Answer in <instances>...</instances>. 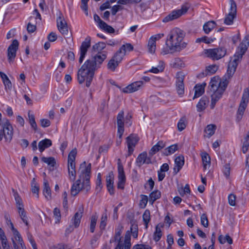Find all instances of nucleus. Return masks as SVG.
<instances>
[{"mask_svg": "<svg viewBox=\"0 0 249 249\" xmlns=\"http://www.w3.org/2000/svg\"><path fill=\"white\" fill-rule=\"evenodd\" d=\"M106 46V44L103 42H100L95 44L92 46V49L94 51H101L105 49Z\"/></svg>", "mask_w": 249, "mask_h": 249, "instance_id": "bf43d9fd", "label": "nucleus"}, {"mask_svg": "<svg viewBox=\"0 0 249 249\" xmlns=\"http://www.w3.org/2000/svg\"><path fill=\"white\" fill-rule=\"evenodd\" d=\"M77 154L76 148L73 149L68 155V161H75V157Z\"/></svg>", "mask_w": 249, "mask_h": 249, "instance_id": "e2e57ef3", "label": "nucleus"}, {"mask_svg": "<svg viewBox=\"0 0 249 249\" xmlns=\"http://www.w3.org/2000/svg\"><path fill=\"white\" fill-rule=\"evenodd\" d=\"M4 123L0 130V140L4 138L6 140H11L13 136V127L9 120H4Z\"/></svg>", "mask_w": 249, "mask_h": 249, "instance_id": "39448f33", "label": "nucleus"}, {"mask_svg": "<svg viewBox=\"0 0 249 249\" xmlns=\"http://www.w3.org/2000/svg\"><path fill=\"white\" fill-rule=\"evenodd\" d=\"M107 57V52H99L91 59L86 60L78 70L77 73L78 82L82 84L86 80V86L89 87L92 81L95 71L100 68Z\"/></svg>", "mask_w": 249, "mask_h": 249, "instance_id": "f257e3e1", "label": "nucleus"}, {"mask_svg": "<svg viewBox=\"0 0 249 249\" xmlns=\"http://www.w3.org/2000/svg\"><path fill=\"white\" fill-rule=\"evenodd\" d=\"M138 141H126V144L128 151L126 157L130 156L133 153L134 148L137 144Z\"/></svg>", "mask_w": 249, "mask_h": 249, "instance_id": "c756f323", "label": "nucleus"}, {"mask_svg": "<svg viewBox=\"0 0 249 249\" xmlns=\"http://www.w3.org/2000/svg\"><path fill=\"white\" fill-rule=\"evenodd\" d=\"M53 213L55 219V223H59L61 219L60 211L59 209L55 208L53 211Z\"/></svg>", "mask_w": 249, "mask_h": 249, "instance_id": "4d7b16f0", "label": "nucleus"}, {"mask_svg": "<svg viewBox=\"0 0 249 249\" xmlns=\"http://www.w3.org/2000/svg\"><path fill=\"white\" fill-rule=\"evenodd\" d=\"M249 90L248 89H246L244 91L242 100L237 112V120H238V121L241 120L244 113L249 101Z\"/></svg>", "mask_w": 249, "mask_h": 249, "instance_id": "0eeeda50", "label": "nucleus"}, {"mask_svg": "<svg viewBox=\"0 0 249 249\" xmlns=\"http://www.w3.org/2000/svg\"><path fill=\"white\" fill-rule=\"evenodd\" d=\"M185 34L179 28L172 30L166 41V45H169L172 51L179 52L187 47V43L182 42Z\"/></svg>", "mask_w": 249, "mask_h": 249, "instance_id": "7ed1b4c3", "label": "nucleus"}, {"mask_svg": "<svg viewBox=\"0 0 249 249\" xmlns=\"http://www.w3.org/2000/svg\"><path fill=\"white\" fill-rule=\"evenodd\" d=\"M176 90L178 94L181 96L184 93V76L181 72H178L176 75Z\"/></svg>", "mask_w": 249, "mask_h": 249, "instance_id": "ddd939ff", "label": "nucleus"}, {"mask_svg": "<svg viewBox=\"0 0 249 249\" xmlns=\"http://www.w3.org/2000/svg\"><path fill=\"white\" fill-rule=\"evenodd\" d=\"M203 53L206 57L213 60H217L225 56L227 50L225 47H219L216 48L205 49Z\"/></svg>", "mask_w": 249, "mask_h": 249, "instance_id": "20e7f679", "label": "nucleus"}, {"mask_svg": "<svg viewBox=\"0 0 249 249\" xmlns=\"http://www.w3.org/2000/svg\"><path fill=\"white\" fill-rule=\"evenodd\" d=\"M190 6L186 3L182 5L181 9L173 11L168 15L165 17L163 19V22H168L169 21L178 18L182 15L185 14L188 10Z\"/></svg>", "mask_w": 249, "mask_h": 249, "instance_id": "423d86ee", "label": "nucleus"}, {"mask_svg": "<svg viewBox=\"0 0 249 249\" xmlns=\"http://www.w3.org/2000/svg\"><path fill=\"white\" fill-rule=\"evenodd\" d=\"M202 161L204 170H206L207 166L209 167L211 165V158L209 154L206 152H203L201 154Z\"/></svg>", "mask_w": 249, "mask_h": 249, "instance_id": "bb28decb", "label": "nucleus"}, {"mask_svg": "<svg viewBox=\"0 0 249 249\" xmlns=\"http://www.w3.org/2000/svg\"><path fill=\"white\" fill-rule=\"evenodd\" d=\"M142 218L146 228H147L148 227V224L150 220V213L149 210H146L145 211L142 215Z\"/></svg>", "mask_w": 249, "mask_h": 249, "instance_id": "a18cd8bd", "label": "nucleus"}, {"mask_svg": "<svg viewBox=\"0 0 249 249\" xmlns=\"http://www.w3.org/2000/svg\"><path fill=\"white\" fill-rule=\"evenodd\" d=\"M79 170L81 171L79 178L73 183L71 189V194L73 196H76L81 191L87 193L90 189L91 164L87 165L86 161H84L80 164Z\"/></svg>", "mask_w": 249, "mask_h": 249, "instance_id": "f03ea898", "label": "nucleus"}, {"mask_svg": "<svg viewBox=\"0 0 249 249\" xmlns=\"http://www.w3.org/2000/svg\"><path fill=\"white\" fill-rule=\"evenodd\" d=\"M14 196L16 201L17 208L18 210V213L19 215H20L26 212L23 207L22 199L17 192H14Z\"/></svg>", "mask_w": 249, "mask_h": 249, "instance_id": "412c9836", "label": "nucleus"}, {"mask_svg": "<svg viewBox=\"0 0 249 249\" xmlns=\"http://www.w3.org/2000/svg\"><path fill=\"white\" fill-rule=\"evenodd\" d=\"M215 40V38L209 37L207 36H204L200 38H198L196 39V42L200 43L204 42L206 44H210L214 41Z\"/></svg>", "mask_w": 249, "mask_h": 249, "instance_id": "4c0bfd02", "label": "nucleus"}, {"mask_svg": "<svg viewBox=\"0 0 249 249\" xmlns=\"http://www.w3.org/2000/svg\"><path fill=\"white\" fill-rule=\"evenodd\" d=\"M18 42L14 40L8 48V59L9 62L13 61L16 56V52L18 49Z\"/></svg>", "mask_w": 249, "mask_h": 249, "instance_id": "2eb2a0df", "label": "nucleus"}, {"mask_svg": "<svg viewBox=\"0 0 249 249\" xmlns=\"http://www.w3.org/2000/svg\"><path fill=\"white\" fill-rule=\"evenodd\" d=\"M216 23L213 21H210L203 25V30L205 34H209L215 26Z\"/></svg>", "mask_w": 249, "mask_h": 249, "instance_id": "72a5a7b5", "label": "nucleus"}, {"mask_svg": "<svg viewBox=\"0 0 249 249\" xmlns=\"http://www.w3.org/2000/svg\"><path fill=\"white\" fill-rule=\"evenodd\" d=\"M151 157H147L146 152H143L139 155L136 159V163L138 166L141 167L143 164H150L151 163Z\"/></svg>", "mask_w": 249, "mask_h": 249, "instance_id": "a211bd4d", "label": "nucleus"}, {"mask_svg": "<svg viewBox=\"0 0 249 249\" xmlns=\"http://www.w3.org/2000/svg\"><path fill=\"white\" fill-rule=\"evenodd\" d=\"M43 194L47 200H49L52 199L51 189L48 181L46 179L44 180Z\"/></svg>", "mask_w": 249, "mask_h": 249, "instance_id": "b1692460", "label": "nucleus"}, {"mask_svg": "<svg viewBox=\"0 0 249 249\" xmlns=\"http://www.w3.org/2000/svg\"><path fill=\"white\" fill-rule=\"evenodd\" d=\"M223 94L220 93L218 91L215 90L212 95L211 104L210 105L211 108L213 109L216 102L221 98Z\"/></svg>", "mask_w": 249, "mask_h": 249, "instance_id": "cd10ccee", "label": "nucleus"}, {"mask_svg": "<svg viewBox=\"0 0 249 249\" xmlns=\"http://www.w3.org/2000/svg\"><path fill=\"white\" fill-rule=\"evenodd\" d=\"M118 163V181L117 183V188L119 189L123 190L124 187V184L126 181L125 176L124 170L123 165L120 162V160Z\"/></svg>", "mask_w": 249, "mask_h": 249, "instance_id": "1a4fd4ad", "label": "nucleus"}, {"mask_svg": "<svg viewBox=\"0 0 249 249\" xmlns=\"http://www.w3.org/2000/svg\"><path fill=\"white\" fill-rule=\"evenodd\" d=\"M96 184V186L95 190H96L97 193H98L101 191V190L102 188L101 175L100 173H98L97 175Z\"/></svg>", "mask_w": 249, "mask_h": 249, "instance_id": "09e8293b", "label": "nucleus"}, {"mask_svg": "<svg viewBox=\"0 0 249 249\" xmlns=\"http://www.w3.org/2000/svg\"><path fill=\"white\" fill-rule=\"evenodd\" d=\"M124 244V249L126 248V247H128V249H130V232L129 231H127L125 234Z\"/></svg>", "mask_w": 249, "mask_h": 249, "instance_id": "de8ad7c7", "label": "nucleus"}, {"mask_svg": "<svg viewBox=\"0 0 249 249\" xmlns=\"http://www.w3.org/2000/svg\"><path fill=\"white\" fill-rule=\"evenodd\" d=\"M52 145V141H40L38 143L39 151L42 152L46 148Z\"/></svg>", "mask_w": 249, "mask_h": 249, "instance_id": "ea45409f", "label": "nucleus"}, {"mask_svg": "<svg viewBox=\"0 0 249 249\" xmlns=\"http://www.w3.org/2000/svg\"><path fill=\"white\" fill-rule=\"evenodd\" d=\"M107 107L108 104L107 102L105 100H103L99 106V110L101 113H103L105 112Z\"/></svg>", "mask_w": 249, "mask_h": 249, "instance_id": "69168bd1", "label": "nucleus"}, {"mask_svg": "<svg viewBox=\"0 0 249 249\" xmlns=\"http://www.w3.org/2000/svg\"><path fill=\"white\" fill-rule=\"evenodd\" d=\"M124 112L121 110L117 117V124L118 127L117 136L119 139H121L124 132Z\"/></svg>", "mask_w": 249, "mask_h": 249, "instance_id": "9b49d317", "label": "nucleus"}, {"mask_svg": "<svg viewBox=\"0 0 249 249\" xmlns=\"http://www.w3.org/2000/svg\"><path fill=\"white\" fill-rule=\"evenodd\" d=\"M215 129V126L214 125L210 124L207 125L204 130V136L207 138H209L214 134Z\"/></svg>", "mask_w": 249, "mask_h": 249, "instance_id": "f704fd0d", "label": "nucleus"}, {"mask_svg": "<svg viewBox=\"0 0 249 249\" xmlns=\"http://www.w3.org/2000/svg\"><path fill=\"white\" fill-rule=\"evenodd\" d=\"M143 84L142 81L134 82L123 89V92L126 93H132L138 90Z\"/></svg>", "mask_w": 249, "mask_h": 249, "instance_id": "6ab92c4d", "label": "nucleus"}, {"mask_svg": "<svg viewBox=\"0 0 249 249\" xmlns=\"http://www.w3.org/2000/svg\"><path fill=\"white\" fill-rule=\"evenodd\" d=\"M141 199L140 202V206L141 208H144L145 207L147 201H148V197L144 195H141Z\"/></svg>", "mask_w": 249, "mask_h": 249, "instance_id": "680f3d73", "label": "nucleus"}, {"mask_svg": "<svg viewBox=\"0 0 249 249\" xmlns=\"http://www.w3.org/2000/svg\"><path fill=\"white\" fill-rule=\"evenodd\" d=\"M175 167L174 168V172L177 174L182 167L184 164V157L182 156H178L175 160Z\"/></svg>", "mask_w": 249, "mask_h": 249, "instance_id": "5701e85b", "label": "nucleus"}, {"mask_svg": "<svg viewBox=\"0 0 249 249\" xmlns=\"http://www.w3.org/2000/svg\"><path fill=\"white\" fill-rule=\"evenodd\" d=\"M138 225L135 223H133L131 225L130 232H131L132 236L134 238H136L138 237Z\"/></svg>", "mask_w": 249, "mask_h": 249, "instance_id": "13d9d810", "label": "nucleus"}, {"mask_svg": "<svg viewBox=\"0 0 249 249\" xmlns=\"http://www.w3.org/2000/svg\"><path fill=\"white\" fill-rule=\"evenodd\" d=\"M114 174L112 172H110L107 176L106 182L107 190L111 195L114 194Z\"/></svg>", "mask_w": 249, "mask_h": 249, "instance_id": "aec40b11", "label": "nucleus"}, {"mask_svg": "<svg viewBox=\"0 0 249 249\" xmlns=\"http://www.w3.org/2000/svg\"><path fill=\"white\" fill-rule=\"evenodd\" d=\"M161 196V193L160 191L157 190L151 192L149 195V202L153 204L154 202L159 199Z\"/></svg>", "mask_w": 249, "mask_h": 249, "instance_id": "2f4dec72", "label": "nucleus"}, {"mask_svg": "<svg viewBox=\"0 0 249 249\" xmlns=\"http://www.w3.org/2000/svg\"><path fill=\"white\" fill-rule=\"evenodd\" d=\"M218 70L216 65H210L206 68V75L214 74Z\"/></svg>", "mask_w": 249, "mask_h": 249, "instance_id": "603ef678", "label": "nucleus"}, {"mask_svg": "<svg viewBox=\"0 0 249 249\" xmlns=\"http://www.w3.org/2000/svg\"><path fill=\"white\" fill-rule=\"evenodd\" d=\"M106 212H107V210H106ZM107 212H105L104 213H103L101 218L100 227L101 230H103L105 228L107 225Z\"/></svg>", "mask_w": 249, "mask_h": 249, "instance_id": "49530a36", "label": "nucleus"}, {"mask_svg": "<svg viewBox=\"0 0 249 249\" xmlns=\"http://www.w3.org/2000/svg\"><path fill=\"white\" fill-rule=\"evenodd\" d=\"M83 210L79 209V211L76 212L73 217L71 219V223L74 226V228H76L79 227L81 219L83 216Z\"/></svg>", "mask_w": 249, "mask_h": 249, "instance_id": "4be33fe9", "label": "nucleus"}, {"mask_svg": "<svg viewBox=\"0 0 249 249\" xmlns=\"http://www.w3.org/2000/svg\"><path fill=\"white\" fill-rule=\"evenodd\" d=\"M218 79L216 80L215 77L212 78L210 84L211 86V90L215 91L218 88Z\"/></svg>", "mask_w": 249, "mask_h": 249, "instance_id": "864d4df0", "label": "nucleus"}, {"mask_svg": "<svg viewBox=\"0 0 249 249\" xmlns=\"http://www.w3.org/2000/svg\"><path fill=\"white\" fill-rule=\"evenodd\" d=\"M32 192L34 194L36 195V197L38 198L39 195L38 192L39 190V187L38 183L36 182V179L34 178L31 182Z\"/></svg>", "mask_w": 249, "mask_h": 249, "instance_id": "58836bf2", "label": "nucleus"}, {"mask_svg": "<svg viewBox=\"0 0 249 249\" xmlns=\"http://www.w3.org/2000/svg\"><path fill=\"white\" fill-rule=\"evenodd\" d=\"M122 232V231L121 229H117L116 230L115 234L114 236V239L113 241H114V242L117 241V242H118V244L120 243L121 245H123V244L121 243V238H122L121 237V235Z\"/></svg>", "mask_w": 249, "mask_h": 249, "instance_id": "6e6d98bb", "label": "nucleus"}, {"mask_svg": "<svg viewBox=\"0 0 249 249\" xmlns=\"http://www.w3.org/2000/svg\"><path fill=\"white\" fill-rule=\"evenodd\" d=\"M111 145V143H107V144H105L104 145L100 146L99 148V153L101 154L102 153L107 152Z\"/></svg>", "mask_w": 249, "mask_h": 249, "instance_id": "338daca9", "label": "nucleus"}, {"mask_svg": "<svg viewBox=\"0 0 249 249\" xmlns=\"http://www.w3.org/2000/svg\"><path fill=\"white\" fill-rule=\"evenodd\" d=\"M164 147V145L162 144V142H160L159 141V142L155 145H154L150 150L149 152V155L150 157L153 156L154 154H155L157 152H158L160 149Z\"/></svg>", "mask_w": 249, "mask_h": 249, "instance_id": "473e14b6", "label": "nucleus"}, {"mask_svg": "<svg viewBox=\"0 0 249 249\" xmlns=\"http://www.w3.org/2000/svg\"><path fill=\"white\" fill-rule=\"evenodd\" d=\"M98 219V216L95 213L93 214L90 218V231L93 233L94 231L96 222Z\"/></svg>", "mask_w": 249, "mask_h": 249, "instance_id": "a19ab883", "label": "nucleus"}, {"mask_svg": "<svg viewBox=\"0 0 249 249\" xmlns=\"http://www.w3.org/2000/svg\"><path fill=\"white\" fill-rule=\"evenodd\" d=\"M231 167L230 163H226L223 168V173L227 178H229L230 176Z\"/></svg>", "mask_w": 249, "mask_h": 249, "instance_id": "5fc2aeb1", "label": "nucleus"}, {"mask_svg": "<svg viewBox=\"0 0 249 249\" xmlns=\"http://www.w3.org/2000/svg\"><path fill=\"white\" fill-rule=\"evenodd\" d=\"M228 85V81L226 80L221 81L220 80L218 83V88L216 91H218L220 93L223 94L225 90Z\"/></svg>", "mask_w": 249, "mask_h": 249, "instance_id": "e433bc0d", "label": "nucleus"}, {"mask_svg": "<svg viewBox=\"0 0 249 249\" xmlns=\"http://www.w3.org/2000/svg\"><path fill=\"white\" fill-rule=\"evenodd\" d=\"M230 12L224 19V23L226 25H231L233 22V19L236 18L237 8L236 4L233 0H230Z\"/></svg>", "mask_w": 249, "mask_h": 249, "instance_id": "6e6552de", "label": "nucleus"}, {"mask_svg": "<svg viewBox=\"0 0 249 249\" xmlns=\"http://www.w3.org/2000/svg\"><path fill=\"white\" fill-rule=\"evenodd\" d=\"M186 126V119L185 116L182 117L180 118L179 122L178 123V128L180 131H181Z\"/></svg>", "mask_w": 249, "mask_h": 249, "instance_id": "37998d69", "label": "nucleus"}, {"mask_svg": "<svg viewBox=\"0 0 249 249\" xmlns=\"http://www.w3.org/2000/svg\"><path fill=\"white\" fill-rule=\"evenodd\" d=\"M124 46H122L119 50L113 55L112 58H113L116 62L119 64L122 61L123 57L125 55L124 52H123Z\"/></svg>", "mask_w": 249, "mask_h": 249, "instance_id": "a878e982", "label": "nucleus"}, {"mask_svg": "<svg viewBox=\"0 0 249 249\" xmlns=\"http://www.w3.org/2000/svg\"><path fill=\"white\" fill-rule=\"evenodd\" d=\"M236 196L234 194H231L228 196L229 203L231 206H234L236 205Z\"/></svg>", "mask_w": 249, "mask_h": 249, "instance_id": "774afa93", "label": "nucleus"}, {"mask_svg": "<svg viewBox=\"0 0 249 249\" xmlns=\"http://www.w3.org/2000/svg\"><path fill=\"white\" fill-rule=\"evenodd\" d=\"M163 227V225L161 224H158L156 227V230L154 233V237L153 239L156 241H159L161 237L162 236V232L160 229V228H162Z\"/></svg>", "mask_w": 249, "mask_h": 249, "instance_id": "7c9ffc66", "label": "nucleus"}, {"mask_svg": "<svg viewBox=\"0 0 249 249\" xmlns=\"http://www.w3.org/2000/svg\"><path fill=\"white\" fill-rule=\"evenodd\" d=\"M205 86V83L202 85L197 84L196 85L195 87V92L193 99L197 98L202 95V94L204 92V88Z\"/></svg>", "mask_w": 249, "mask_h": 249, "instance_id": "c85d7f7f", "label": "nucleus"}, {"mask_svg": "<svg viewBox=\"0 0 249 249\" xmlns=\"http://www.w3.org/2000/svg\"><path fill=\"white\" fill-rule=\"evenodd\" d=\"M178 149L177 144H173L166 148L164 150V154L166 156H169L175 153Z\"/></svg>", "mask_w": 249, "mask_h": 249, "instance_id": "c9c22d12", "label": "nucleus"}, {"mask_svg": "<svg viewBox=\"0 0 249 249\" xmlns=\"http://www.w3.org/2000/svg\"><path fill=\"white\" fill-rule=\"evenodd\" d=\"M91 38L89 36L87 37L85 40L82 43L80 46V55L79 59V62L81 64L87 54L88 49L90 47Z\"/></svg>", "mask_w": 249, "mask_h": 249, "instance_id": "f8f14e48", "label": "nucleus"}, {"mask_svg": "<svg viewBox=\"0 0 249 249\" xmlns=\"http://www.w3.org/2000/svg\"><path fill=\"white\" fill-rule=\"evenodd\" d=\"M100 28L105 31L108 33H114L115 30L110 25L107 24L105 22L102 23V25L100 26Z\"/></svg>", "mask_w": 249, "mask_h": 249, "instance_id": "8fccbe9b", "label": "nucleus"}, {"mask_svg": "<svg viewBox=\"0 0 249 249\" xmlns=\"http://www.w3.org/2000/svg\"><path fill=\"white\" fill-rule=\"evenodd\" d=\"M201 224L204 227L207 228L209 226V221L206 214L203 213L200 217Z\"/></svg>", "mask_w": 249, "mask_h": 249, "instance_id": "052dcab7", "label": "nucleus"}, {"mask_svg": "<svg viewBox=\"0 0 249 249\" xmlns=\"http://www.w3.org/2000/svg\"><path fill=\"white\" fill-rule=\"evenodd\" d=\"M164 69V63L163 61H160L158 67H153L149 71L154 73H158L159 72L162 71Z\"/></svg>", "mask_w": 249, "mask_h": 249, "instance_id": "79ce46f5", "label": "nucleus"}, {"mask_svg": "<svg viewBox=\"0 0 249 249\" xmlns=\"http://www.w3.org/2000/svg\"><path fill=\"white\" fill-rule=\"evenodd\" d=\"M242 58H239V56L237 55L236 53H235L234 59L231 61L228 64L227 74L229 76H231L234 73L238 65V62Z\"/></svg>", "mask_w": 249, "mask_h": 249, "instance_id": "dca6fc26", "label": "nucleus"}, {"mask_svg": "<svg viewBox=\"0 0 249 249\" xmlns=\"http://www.w3.org/2000/svg\"><path fill=\"white\" fill-rule=\"evenodd\" d=\"M0 239L2 246L3 245H6V244H8L5 233L1 228H0Z\"/></svg>", "mask_w": 249, "mask_h": 249, "instance_id": "0e129e2a", "label": "nucleus"}, {"mask_svg": "<svg viewBox=\"0 0 249 249\" xmlns=\"http://www.w3.org/2000/svg\"><path fill=\"white\" fill-rule=\"evenodd\" d=\"M41 160L43 162L47 163L49 165H50L52 167H54L56 163L55 160L53 157H43Z\"/></svg>", "mask_w": 249, "mask_h": 249, "instance_id": "3c124183", "label": "nucleus"}, {"mask_svg": "<svg viewBox=\"0 0 249 249\" xmlns=\"http://www.w3.org/2000/svg\"><path fill=\"white\" fill-rule=\"evenodd\" d=\"M249 46V35H246L243 39L242 42L240 43L239 46L236 52L237 55H238L239 58H242Z\"/></svg>", "mask_w": 249, "mask_h": 249, "instance_id": "4468645a", "label": "nucleus"}, {"mask_svg": "<svg viewBox=\"0 0 249 249\" xmlns=\"http://www.w3.org/2000/svg\"><path fill=\"white\" fill-rule=\"evenodd\" d=\"M28 117L29 119V123L32 127L35 130V133L36 134V137L38 139L42 138V140H50L46 138H43V134L41 133L37 128V124L35 121V116L33 114L30 113V111L28 112Z\"/></svg>", "mask_w": 249, "mask_h": 249, "instance_id": "f3484780", "label": "nucleus"}, {"mask_svg": "<svg viewBox=\"0 0 249 249\" xmlns=\"http://www.w3.org/2000/svg\"><path fill=\"white\" fill-rule=\"evenodd\" d=\"M56 21L57 26L59 32L64 36L67 35L69 33L67 23L61 12L59 13Z\"/></svg>", "mask_w": 249, "mask_h": 249, "instance_id": "9d476101", "label": "nucleus"}, {"mask_svg": "<svg viewBox=\"0 0 249 249\" xmlns=\"http://www.w3.org/2000/svg\"><path fill=\"white\" fill-rule=\"evenodd\" d=\"M119 64L118 62H116L115 60L111 58L107 63V69L110 71H114L116 68L118 66Z\"/></svg>", "mask_w": 249, "mask_h": 249, "instance_id": "c03bdc74", "label": "nucleus"}, {"mask_svg": "<svg viewBox=\"0 0 249 249\" xmlns=\"http://www.w3.org/2000/svg\"><path fill=\"white\" fill-rule=\"evenodd\" d=\"M209 102L208 97H202L196 105L197 110L198 112L204 110Z\"/></svg>", "mask_w": 249, "mask_h": 249, "instance_id": "393cba45", "label": "nucleus"}]
</instances>
